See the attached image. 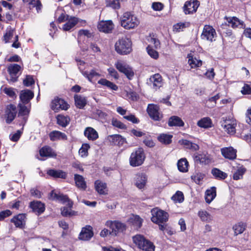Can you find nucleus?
<instances>
[{
  "mask_svg": "<svg viewBox=\"0 0 251 251\" xmlns=\"http://www.w3.org/2000/svg\"><path fill=\"white\" fill-rule=\"evenodd\" d=\"M50 198L53 200H57L62 202L63 203L68 202L69 207H64L61 209V214L63 216H70L72 215L73 211L71 207L73 205V203L71 201L67 195H64L60 193H56L53 191H51L50 193Z\"/></svg>",
  "mask_w": 251,
  "mask_h": 251,
  "instance_id": "1",
  "label": "nucleus"
},
{
  "mask_svg": "<svg viewBox=\"0 0 251 251\" xmlns=\"http://www.w3.org/2000/svg\"><path fill=\"white\" fill-rule=\"evenodd\" d=\"M140 22L136 16L130 12L125 13L121 18V25L126 29L134 28L137 26Z\"/></svg>",
  "mask_w": 251,
  "mask_h": 251,
  "instance_id": "2",
  "label": "nucleus"
},
{
  "mask_svg": "<svg viewBox=\"0 0 251 251\" xmlns=\"http://www.w3.org/2000/svg\"><path fill=\"white\" fill-rule=\"evenodd\" d=\"M23 70L22 66L15 64L11 63L7 66V71L9 76L7 80L9 83H14L17 81L18 77L21 75Z\"/></svg>",
  "mask_w": 251,
  "mask_h": 251,
  "instance_id": "3",
  "label": "nucleus"
},
{
  "mask_svg": "<svg viewBox=\"0 0 251 251\" xmlns=\"http://www.w3.org/2000/svg\"><path fill=\"white\" fill-rule=\"evenodd\" d=\"M131 42L127 38H122L119 39L115 45V50L120 54H127L132 50Z\"/></svg>",
  "mask_w": 251,
  "mask_h": 251,
  "instance_id": "4",
  "label": "nucleus"
},
{
  "mask_svg": "<svg viewBox=\"0 0 251 251\" xmlns=\"http://www.w3.org/2000/svg\"><path fill=\"white\" fill-rule=\"evenodd\" d=\"M133 240L140 249L145 251H154L155 246L153 243L146 240L143 236L137 235L133 237Z\"/></svg>",
  "mask_w": 251,
  "mask_h": 251,
  "instance_id": "5",
  "label": "nucleus"
},
{
  "mask_svg": "<svg viewBox=\"0 0 251 251\" xmlns=\"http://www.w3.org/2000/svg\"><path fill=\"white\" fill-rule=\"evenodd\" d=\"M145 159V155L143 150L139 148L131 154L129 159L130 164L133 167L139 166L143 163Z\"/></svg>",
  "mask_w": 251,
  "mask_h": 251,
  "instance_id": "6",
  "label": "nucleus"
},
{
  "mask_svg": "<svg viewBox=\"0 0 251 251\" xmlns=\"http://www.w3.org/2000/svg\"><path fill=\"white\" fill-rule=\"evenodd\" d=\"M152 217L151 221L157 224L166 222L168 220L169 214L167 212L157 208H153L151 211Z\"/></svg>",
  "mask_w": 251,
  "mask_h": 251,
  "instance_id": "7",
  "label": "nucleus"
},
{
  "mask_svg": "<svg viewBox=\"0 0 251 251\" xmlns=\"http://www.w3.org/2000/svg\"><path fill=\"white\" fill-rule=\"evenodd\" d=\"M147 111L150 118L154 121H159L163 118V114L160 111V108L157 105L152 103L149 104Z\"/></svg>",
  "mask_w": 251,
  "mask_h": 251,
  "instance_id": "8",
  "label": "nucleus"
},
{
  "mask_svg": "<svg viewBox=\"0 0 251 251\" xmlns=\"http://www.w3.org/2000/svg\"><path fill=\"white\" fill-rule=\"evenodd\" d=\"M221 123V126L228 133L234 134L235 133L236 122L235 119L223 117Z\"/></svg>",
  "mask_w": 251,
  "mask_h": 251,
  "instance_id": "9",
  "label": "nucleus"
},
{
  "mask_svg": "<svg viewBox=\"0 0 251 251\" xmlns=\"http://www.w3.org/2000/svg\"><path fill=\"white\" fill-rule=\"evenodd\" d=\"M105 226L109 227L111 229V233L115 235L126 229V225L117 221H107Z\"/></svg>",
  "mask_w": 251,
  "mask_h": 251,
  "instance_id": "10",
  "label": "nucleus"
},
{
  "mask_svg": "<svg viewBox=\"0 0 251 251\" xmlns=\"http://www.w3.org/2000/svg\"><path fill=\"white\" fill-rule=\"evenodd\" d=\"M216 37V32L215 29L211 25H205L203 27L201 38L209 42H213Z\"/></svg>",
  "mask_w": 251,
  "mask_h": 251,
  "instance_id": "11",
  "label": "nucleus"
},
{
  "mask_svg": "<svg viewBox=\"0 0 251 251\" xmlns=\"http://www.w3.org/2000/svg\"><path fill=\"white\" fill-rule=\"evenodd\" d=\"M115 67L121 73H124L129 79H131L134 76L132 69L125 63L118 61L115 63Z\"/></svg>",
  "mask_w": 251,
  "mask_h": 251,
  "instance_id": "12",
  "label": "nucleus"
},
{
  "mask_svg": "<svg viewBox=\"0 0 251 251\" xmlns=\"http://www.w3.org/2000/svg\"><path fill=\"white\" fill-rule=\"evenodd\" d=\"M200 5V2L197 0H191L185 2L183 7V12L187 14H192L195 13Z\"/></svg>",
  "mask_w": 251,
  "mask_h": 251,
  "instance_id": "13",
  "label": "nucleus"
},
{
  "mask_svg": "<svg viewBox=\"0 0 251 251\" xmlns=\"http://www.w3.org/2000/svg\"><path fill=\"white\" fill-rule=\"evenodd\" d=\"M69 107V105L64 100L56 98L51 102V108L55 112L59 110H67Z\"/></svg>",
  "mask_w": 251,
  "mask_h": 251,
  "instance_id": "14",
  "label": "nucleus"
},
{
  "mask_svg": "<svg viewBox=\"0 0 251 251\" xmlns=\"http://www.w3.org/2000/svg\"><path fill=\"white\" fill-rule=\"evenodd\" d=\"M26 216L25 214H19L14 216L10 222L14 224L16 227L23 228L25 225Z\"/></svg>",
  "mask_w": 251,
  "mask_h": 251,
  "instance_id": "15",
  "label": "nucleus"
},
{
  "mask_svg": "<svg viewBox=\"0 0 251 251\" xmlns=\"http://www.w3.org/2000/svg\"><path fill=\"white\" fill-rule=\"evenodd\" d=\"M93 234L92 227L86 226L82 228L78 238L81 240L88 241L93 237Z\"/></svg>",
  "mask_w": 251,
  "mask_h": 251,
  "instance_id": "16",
  "label": "nucleus"
},
{
  "mask_svg": "<svg viewBox=\"0 0 251 251\" xmlns=\"http://www.w3.org/2000/svg\"><path fill=\"white\" fill-rule=\"evenodd\" d=\"M29 207L34 213L38 215L43 213L45 210V204L38 201H31L29 203Z\"/></svg>",
  "mask_w": 251,
  "mask_h": 251,
  "instance_id": "17",
  "label": "nucleus"
},
{
  "mask_svg": "<svg viewBox=\"0 0 251 251\" xmlns=\"http://www.w3.org/2000/svg\"><path fill=\"white\" fill-rule=\"evenodd\" d=\"M17 114L16 106L13 104H9L7 106L5 111L6 122L10 124L15 118Z\"/></svg>",
  "mask_w": 251,
  "mask_h": 251,
  "instance_id": "18",
  "label": "nucleus"
},
{
  "mask_svg": "<svg viewBox=\"0 0 251 251\" xmlns=\"http://www.w3.org/2000/svg\"><path fill=\"white\" fill-rule=\"evenodd\" d=\"M221 151L222 155L225 158L229 160H234L236 158L237 151L231 147L222 148Z\"/></svg>",
  "mask_w": 251,
  "mask_h": 251,
  "instance_id": "19",
  "label": "nucleus"
},
{
  "mask_svg": "<svg viewBox=\"0 0 251 251\" xmlns=\"http://www.w3.org/2000/svg\"><path fill=\"white\" fill-rule=\"evenodd\" d=\"M114 25L111 21H100L98 25V29L101 32L109 33L112 31Z\"/></svg>",
  "mask_w": 251,
  "mask_h": 251,
  "instance_id": "20",
  "label": "nucleus"
},
{
  "mask_svg": "<svg viewBox=\"0 0 251 251\" xmlns=\"http://www.w3.org/2000/svg\"><path fill=\"white\" fill-rule=\"evenodd\" d=\"M33 97V92L29 90H24L21 91L20 93V98L23 104L28 103Z\"/></svg>",
  "mask_w": 251,
  "mask_h": 251,
  "instance_id": "21",
  "label": "nucleus"
},
{
  "mask_svg": "<svg viewBox=\"0 0 251 251\" xmlns=\"http://www.w3.org/2000/svg\"><path fill=\"white\" fill-rule=\"evenodd\" d=\"M228 25L232 28H244L245 25L244 22L236 17H229L226 18Z\"/></svg>",
  "mask_w": 251,
  "mask_h": 251,
  "instance_id": "22",
  "label": "nucleus"
},
{
  "mask_svg": "<svg viewBox=\"0 0 251 251\" xmlns=\"http://www.w3.org/2000/svg\"><path fill=\"white\" fill-rule=\"evenodd\" d=\"M84 135L90 141H95L99 138L98 132L92 127H86L84 130Z\"/></svg>",
  "mask_w": 251,
  "mask_h": 251,
  "instance_id": "23",
  "label": "nucleus"
},
{
  "mask_svg": "<svg viewBox=\"0 0 251 251\" xmlns=\"http://www.w3.org/2000/svg\"><path fill=\"white\" fill-rule=\"evenodd\" d=\"M65 22L66 23L63 25L62 29L64 31H69L78 23V19L75 17L70 16Z\"/></svg>",
  "mask_w": 251,
  "mask_h": 251,
  "instance_id": "24",
  "label": "nucleus"
},
{
  "mask_svg": "<svg viewBox=\"0 0 251 251\" xmlns=\"http://www.w3.org/2000/svg\"><path fill=\"white\" fill-rule=\"evenodd\" d=\"M108 140L111 144L119 146L123 145L126 142V139L119 134L109 135Z\"/></svg>",
  "mask_w": 251,
  "mask_h": 251,
  "instance_id": "25",
  "label": "nucleus"
},
{
  "mask_svg": "<svg viewBox=\"0 0 251 251\" xmlns=\"http://www.w3.org/2000/svg\"><path fill=\"white\" fill-rule=\"evenodd\" d=\"M40 155L45 157H55L56 153L49 146H45L39 151Z\"/></svg>",
  "mask_w": 251,
  "mask_h": 251,
  "instance_id": "26",
  "label": "nucleus"
},
{
  "mask_svg": "<svg viewBox=\"0 0 251 251\" xmlns=\"http://www.w3.org/2000/svg\"><path fill=\"white\" fill-rule=\"evenodd\" d=\"M147 177L146 175L140 174L137 175L135 179V185L139 189L143 188L146 185Z\"/></svg>",
  "mask_w": 251,
  "mask_h": 251,
  "instance_id": "27",
  "label": "nucleus"
},
{
  "mask_svg": "<svg viewBox=\"0 0 251 251\" xmlns=\"http://www.w3.org/2000/svg\"><path fill=\"white\" fill-rule=\"evenodd\" d=\"M47 174L53 178H60L65 179L67 176V174L62 170H56L54 169H50L47 171Z\"/></svg>",
  "mask_w": 251,
  "mask_h": 251,
  "instance_id": "28",
  "label": "nucleus"
},
{
  "mask_svg": "<svg viewBox=\"0 0 251 251\" xmlns=\"http://www.w3.org/2000/svg\"><path fill=\"white\" fill-rule=\"evenodd\" d=\"M216 196V188L211 187L207 189L205 193V200L207 203H210Z\"/></svg>",
  "mask_w": 251,
  "mask_h": 251,
  "instance_id": "29",
  "label": "nucleus"
},
{
  "mask_svg": "<svg viewBox=\"0 0 251 251\" xmlns=\"http://www.w3.org/2000/svg\"><path fill=\"white\" fill-rule=\"evenodd\" d=\"M74 179L76 187L82 190H85L87 187L84 178L81 175L75 174Z\"/></svg>",
  "mask_w": 251,
  "mask_h": 251,
  "instance_id": "30",
  "label": "nucleus"
},
{
  "mask_svg": "<svg viewBox=\"0 0 251 251\" xmlns=\"http://www.w3.org/2000/svg\"><path fill=\"white\" fill-rule=\"evenodd\" d=\"M198 126L203 128H208L213 126L211 119L209 117H204L199 120L197 122Z\"/></svg>",
  "mask_w": 251,
  "mask_h": 251,
  "instance_id": "31",
  "label": "nucleus"
},
{
  "mask_svg": "<svg viewBox=\"0 0 251 251\" xmlns=\"http://www.w3.org/2000/svg\"><path fill=\"white\" fill-rule=\"evenodd\" d=\"M95 188L97 191L102 195H105L107 193L106 184L100 180H96L95 182Z\"/></svg>",
  "mask_w": 251,
  "mask_h": 251,
  "instance_id": "32",
  "label": "nucleus"
},
{
  "mask_svg": "<svg viewBox=\"0 0 251 251\" xmlns=\"http://www.w3.org/2000/svg\"><path fill=\"white\" fill-rule=\"evenodd\" d=\"M50 139L51 141H56L59 140H66L67 136L63 132L59 131H53L50 133L49 135Z\"/></svg>",
  "mask_w": 251,
  "mask_h": 251,
  "instance_id": "33",
  "label": "nucleus"
},
{
  "mask_svg": "<svg viewBox=\"0 0 251 251\" xmlns=\"http://www.w3.org/2000/svg\"><path fill=\"white\" fill-rule=\"evenodd\" d=\"M150 80L152 82L153 87L154 89H157L162 86V79L161 75L159 74H156L152 75Z\"/></svg>",
  "mask_w": 251,
  "mask_h": 251,
  "instance_id": "34",
  "label": "nucleus"
},
{
  "mask_svg": "<svg viewBox=\"0 0 251 251\" xmlns=\"http://www.w3.org/2000/svg\"><path fill=\"white\" fill-rule=\"evenodd\" d=\"M180 144L183 145L186 148L192 151H197L199 149V146L195 143H192L187 140L182 139L179 141Z\"/></svg>",
  "mask_w": 251,
  "mask_h": 251,
  "instance_id": "35",
  "label": "nucleus"
},
{
  "mask_svg": "<svg viewBox=\"0 0 251 251\" xmlns=\"http://www.w3.org/2000/svg\"><path fill=\"white\" fill-rule=\"evenodd\" d=\"M55 16L57 18V21L59 23L65 22L70 17L69 15L67 14L65 12L61 9H58L56 10Z\"/></svg>",
  "mask_w": 251,
  "mask_h": 251,
  "instance_id": "36",
  "label": "nucleus"
},
{
  "mask_svg": "<svg viewBox=\"0 0 251 251\" xmlns=\"http://www.w3.org/2000/svg\"><path fill=\"white\" fill-rule=\"evenodd\" d=\"M82 74L86 77L90 81L92 82L94 79L100 76V75L95 70H91L90 71H82Z\"/></svg>",
  "mask_w": 251,
  "mask_h": 251,
  "instance_id": "37",
  "label": "nucleus"
},
{
  "mask_svg": "<svg viewBox=\"0 0 251 251\" xmlns=\"http://www.w3.org/2000/svg\"><path fill=\"white\" fill-rule=\"evenodd\" d=\"M177 168L178 170L182 173H186L188 171L189 163L185 158L179 159L177 162Z\"/></svg>",
  "mask_w": 251,
  "mask_h": 251,
  "instance_id": "38",
  "label": "nucleus"
},
{
  "mask_svg": "<svg viewBox=\"0 0 251 251\" xmlns=\"http://www.w3.org/2000/svg\"><path fill=\"white\" fill-rule=\"evenodd\" d=\"M187 58H188V63L192 68L199 67L202 65V61L201 60L197 59L190 54L188 55Z\"/></svg>",
  "mask_w": 251,
  "mask_h": 251,
  "instance_id": "39",
  "label": "nucleus"
},
{
  "mask_svg": "<svg viewBox=\"0 0 251 251\" xmlns=\"http://www.w3.org/2000/svg\"><path fill=\"white\" fill-rule=\"evenodd\" d=\"M74 99L75 105L80 109L83 108L86 104L87 100L84 97L80 95H75Z\"/></svg>",
  "mask_w": 251,
  "mask_h": 251,
  "instance_id": "40",
  "label": "nucleus"
},
{
  "mask_svg": "<svg viewBox=\"0 0 251 251\" xmlns=\"http://www.w3.org/2000/svg\"><path fill=\"white\" fill-rule=\"evenodd\" d=\"M142 221V219L138 215H133L129 219V222L132 224L136 229H138L141 227Z\"/></svg>",
  "mask_w": 251,
  "mask_h": 251,
  "instance_id": "41",
  "label": "nucleus"
},
{
  "mask_svg": "<svg viewBox=\"0 0 251 251\" xmlns=\"http://www.w3.org/2000/svg\"><path fill=\"white\" fill-rule=\"evenodd\" d=\"M168 125L170 126H182L184 125V123L179 117L174 116L170 118Z\"/></svg>",
  "mask_w": 251,
  "mask_h": 251,
  "instance_id": "42",
  "label": "nucleus"
},
{
  "mask_svg": "<svg viewBox=\"0 0 251 251\" xmlns=\"http://www.w3.org/2000/svg\"><path fill=\"white\" fill-rule=\"evenodd\" d=\"M57 123L62 127H66L70 123V119L68 116L58 115L57 117Z\"/></svg>",
  "mask_w": 251,
  "mask_h": 251,
  "instance_id": "43",
  "label": "nucleus"
},
{
  "mask_svg": "<svg viewBox=\"0 0 251 251\" xmlns=\"http://www.w3.org/2000/svg\"><path fill=\"white\" fill-rule=\"evenodd\" d=\"M211 174L215 178L218 179H225L227 176L226 173L216 168L211 170Z\"/></svg>",
  "mask_w": 251,
  "mask_h": 251,
  "instance_id": "44",
  "label": "nucleus"
},
{
  "mask_svg": "<svg viewBox=\"0 0 251 251\" xmlns=\"http://www.w3.org/2000/svg\"><path fill=\"white\" fill-rule=\"evenodd\" d=\"M98 83L105 86L113 90L116 91L118 89V86L116 84L104 78L100 79L98 81Z\"/></svg>",
  "mask_w": 251,
  "mask_h": 251,
  "instance_id": "45",
  "label": "nucleus"
},
{
  "mask_svg": "<svg viewBox=\"0 0 251 251\" xmlns=\"http://www.w3.org/2000/svg\"><path fill=\"white\" fill-rule=\"evenodd\" d=\"M198 216L201 220L203 222H210L213 219L212 216L205 210L200 211L198 213Z\"/></svg>",
  "mask_w": 251,
  "mask_h": 251,
  "instance_id": "46",
  "label": "nucleus"
},
{
  "mask_svg": "<svg viewBox=\"0 0 251 251\" xmlns=\"http://www.w3.org/2000/svg\"><path fill=\"white\" fill-rule=\"evenodd\" d=\"M173 136L167 134H160L158 137V140L162 143L165 144H169L172 141Z\"/></svg>",
  "mask_w": 251,
  "mask_h": 251,
  "instance_id": "47",
  "label": "nucleus"
},
{
  "mask_svg": "<svg viewBox=\"0 0 251 251\" xmlns=\"http://www.w3.org/2000/svg\"><path fill=\"white\" fill-rule=\"evenodd\" d=\"M90 148V146L88 144H82L78 151L79 154L82 157H87L88 155V151Z\"/></svg>",
  "mask_w": 251,
  "mask_h": 251,
  "instance_id": "48",
  "label": "nucleus"
},
{
  "mask_svg": "<svg viewBox=\"0 0 251 251\" xmlns=\"http://www.w3.org/2000/svg\"><path fill=\"white\" fill-rule=\"evenodd\" d=\"M246 171V169L243 166L239 167L236 171L234 173L233 178L234 180H239L242 178Z\"/></svg>",
  "mask_w": 251,
  "mask_h": 251,
  "instance_id": "49",
  "label": "nucleus"
},
{
  "mask_svg": "<svg viewBox=\"0 0 251 251\" xmlns=\"http://www.w3.org/2000/svg\"><path fill=\"white\" fill-rule=\"evenodd\" d=\"M246 225L243 223H239L234 226L233 228L235 234L236 235L241 234L244 232L245 229Z\"/></svg>",
  "mask_w": 251,
  "mask_h": 251,
  "instance_id": "50",
  "label": "nucleus"
},
{
  "mask_svg": "<svg viewBox=\"0 0 251 251\" xmlns=\"http://www.w3.org/2000/svg\"><path fill=\"white\" fill-rule=\"evenodd\" d=\"M172 199L175 202H182L184 200V196L182 192L177 191L172 197Z\"/></svg>",
  "mask_w": 251,
  "mask_h": 251,
  "instance_id": "51",
  "label": "nucleus"
},
{
  "mask_svg": "<svg viewBox=\"0 0 251 251\" xmlns=\"http://www.w3.org/2000/svg\"><path fill=\"white\" fill-rule=\"evenodd\" d=\"M25 104L22 103H19V115L21 116H26L29 113V109L27 108V107L25 105Z\"/></svg>",
  "mask_w": 251,
  "mask_h": 251,
  "instance_id": "52",
  "label": "nucleus"
},
{
  "mask_svg": "<svg viewBox=\"0 0 251 251\" xmlns=\"http://www.w3.org/2000/svg\"><path fill=\"white\" fill-rule=\"evenodd\" d=\"M147 50L148 54L152 58L157 59L159 57L158 52L151 48L150 46L147 48Z\"/></svg>",
  "mask_w": 251,
  "mask_h": 251,
  "instance_id": "53",
  "label": "nucleus"
},
{
  "mask_svg": "<svg viewBox=\"0 0 251 251\" xmlns=\"http://www.w3.org/2000/svg\"><path fill=\"white\" fill-rule=\"evenodd\" d=\"M204 175L201 173H197L191 176V178L197 184H200V182L203 179Z\"/></svg>",
  "mask_w": 251,
  "mask_h": 251,
  "instance_id": "54",
  "label": "nucleus"
},
{
  "mask_svg": "<svg viewBox=\"0 0 251 251\" xmlns=\"http://www.w3.org/2000/svg\"><path fill=\"white\" fill-rule=\"evenodd\" d=\"M14 35V31L13 30H9L6 31L3 36V41L5 43L9 42Z\"/></svg>",
  "mask_w": 251,
  "mask_h": 251,
  "instance_id": "55",
  "label": "nucleus"
},
{
  "mask_svg": "<svg viewBox=\"0 0 251 251\" xmlns=\"http://www.w3.org/2000/svg\"><path fill=\"white\" fill-rule=\"evenodd\" d=\"M24 84L27 86H30L34 83V80L31 75H27L23 81Z\"/></svg>",
  "mask_w": 251,
  "mask_h": 251,
  "instance_id": "56",
  "label": "nucleus"
},
{
  "mask_svg": "<svg viewBox=\"0 0 251 251\" xmlns=\"http://www.w3.org/2000/svg\"><path fill=\"white\" fill-rule=\"evenodd\" d=\"M22 134V132L18 130L16 131V132L11 134L9 136L10 139L11 141L13 142H17L20 139Z\"/></svg>",
  "mask_w": 251,
  "mask_h": 251,
  "instance_id": "57",
  "label": "nucleus"
},
{
  "mask_svg": "<svg viewBox=\"0 0 251 251\" xmlns=\"http://www.w3.org/2000/svg\"><path fill=\"white\" fill-rule=\"evenodd\" d=\"M30 4L32 5V7H36L37 12L39 13L42 8V4L39 0H33L31 1Z\"/></svg>",
  "mask_w": 251,
  "mask_h": 251,
  "instance_id": "58",
  "label": "nucleus"
},
{
  "mask_svg": "<svg viewBox=\"0 0 251 251\" xmlns=\"http://www.w3.org/2000/svg\"><path fill=\"white\" fill-rule=\"evenodd\" d=\"M96 115L98 116L99 120L102 122L106 121L107 119V115L100 110H97Z\"/></svg>",
  "mask_w": 251,
  "mask_h": 251,
  "instance_id": "59",
  "label": "nucleus"
},
{
  "mask_svg": "<svg viewBox=\"0 0 251 251\" xmlns=\"http://www.w3.org/2000/svg\"><path fill=\"white\" fill-rule=\"evenodd\" d=\"M120 0H112L109 1L108 5L115 9H119L120 7Z\"/></svg>",
  "mask_w": 251,
  "mask_h": 251,
  "instance_id": "60",
  "label": "nucleus"
},
{
  "mask_svg": "<svg viewBox=\"0 0 251 251\" xmlns=\"http://www.w3.org/2000/svg\"><path fill=\"white\" fill-rule=\"evenodd\" d=\"M112 124L114 126L120 129H125L126 127V126L125 124H124L121 121L116 119L112 120Z\"/></svg>",
  "mask_w": 251,
  "mask_h": 251,
  "instance_id": "61",
  "label": "nucleus"
},
{
  "mask_svg": "<svg viewBox=\"0 0 251 251\" xmlns=\"http://www.w3.org/2000/svg\"><path fill=\"white\" fill-rule=\"evenodd\" d=\"M12 214V212L8 209L0 212V221H2L4 218L11 216Z\"/></svg>",
  "mask_w": 251,
  "mask_h": 251,
  "instance_id": "62",
  "label": "nucleus"
},
{
  "mask_svg": "<svg viewBox=\"0 0 251 251\" xmlns=\"http://www.w3.org/2000/svg\"><path fill=\"white\" fill-rule=\"evenodd\" d=\"M124 118L127 121H130L134 124H138L139 120L134 115L130 114L129 115L124 116Z\"/></svg>",
  "mask_w": 251,
  "mask_h": 251,
  "instance_id": "63",
  "label": "nucleus"
},
{
  "mask_svg": "<svg viewBox=\"0 0 251 251\" xmlns=\"http://www.w3.org/2000/svg\"><path fill=\"white\" fill-rule=\"evenodd\" d=\"M241 93L244 95L251 94V86L245 85L241 90Z\"/></svg>",
  "mask_w": 251,
  "mask_h": 251,
  "instance_id": "64",
  "label": "nucleus"
}]
</instances>
